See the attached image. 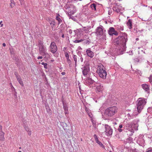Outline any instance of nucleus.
<instances>
[{"instance_id": "1", "label": "nucleus", "mask_w": 152, "mask_h": 152, "mask_svg": "<svg viewBox=\"0 0 152 152\" xmlns=\"http://www.w3.org/2000/svg\"><path fill=\"white\" fill-rule=\"evenodd\" d=\"M127 41V35L124 33L122 36H119L115 40V46L114 49V53L116 55L122 54L125 50L126 44Z\"/></svg>"}, {"instance_id": "2", "label": "nucleus", "mask_w": 152, "mask_h": 152, "mask_svg": "<svg viewBox=\"0 0 152 152\" xmlns=\"http://www.w3.org/2000/svg\"><path fill=\"white\" fill-rule=\"evenodd\" d=\"M138 121H139L137 120H135L131 123H127L124 126V129H126L131 132V134H129L130 135H132L135 130H138Z\"/></svg>"}, {"instance_id": "3", "label": "nucleus", "mask_w": 152, "mask_h": 152, "mask_svg": "<svg viewBox=\"0 0 152 152\" xmlns=\"http://www.w3.org/2000/svg\"><path fill=\"white\" fill-rule=\"evenodd\" d=\"M97 72L100 77L104 79L106 78L107 74L105 68L102 65H100L99 66Z\"/></svg>"}, {"instance_id": "4", "label": "nucleus", "mask_w": 152, "mask_h": 152, "mask_svg": "<svg viewBox=\"0 0 152 152\" xmlns=\"http://www.w3.org/2000/svg\"><path fill=\"white\" fill-rule=\"evenodd\" d=\"M117 108L115 106L110 107L107 109L105 111V115L107 117H111L116 113Z\"/></svg>"}, {"instance_id": "5", "label": "nucleus", "mask_w": 152, "mask_h": 152, "mask_svg": "<svg viewBox=\"0 0 152 152\" xmlns=\"http://www.w3.org/2000/svg\"><path fill=\"white\" fill-rule=\"evenodd\" d=\"M146 99L144 98H139L138 100L137 108V111L140 113L143 108V107L146 103Z\"/></svg>"}, {"instance_id": "6", "label": "nucleus", "mask_w": 152, "mask_h": 152, "mask_svg": "<svg viewBox=\"0 0 152 152\" xmlns=\"http://www.w3.org/2000/svg\"><path fill=\"white\" fill-rule=\"evenodd\" d=\"M39 51L40 54L42 56L46 55L47 54L46 48L41 41L39 42Z\"/></svg>"}, {"instance_id": "7", "label": "nucleus", "mask_w": 152, "mask_h": 152, "mask_svg": "<svg viewBox=\"0 0 152 152\" xmlns=\"http://www.w3.org/2000/svg\"><path fill=\"white\" fill-rule=\"evenodd\" d=\"M84 64V66L82 69L83 74L85 76L87 75L90 71V63L88 61H85Z\"/></svg>"}, {"instance_id": "8", "label": "nucleus", "mask_w": 152, "mask_h": 152, "mask_svg": "<svg viewBox=\"0 0 152 152\" xmlns=\"http://www.w3.org/2000/svg\"><path fill=\"white\" fill-rule=\"evenodd\" d=\"M103 126H104L105 129V134L107 136H111L113 134V129L110 126L106 124H103Z\"/></svg>"}, {"instance_id": "9", "label": "nucleus", "mask_w": 152, "mask_h": 152, "mask_svg": "<svg viewBox=\"0 0 152 152\" xmlns=\"http://www.w3.org/2000/svg\"><path fill=\"white\" fill-rule=\"evenodd\" d=\"M50 51L53 53H55L57 50V48L56 43L54 42H52L50 45Z\"/></svg>"}, {"instance_id": "10", "label": "nucleus", "mask_w": 152, "mask_h": 152, "mask_svg": "<svg viewBox=\"0 0 152 152\" xmlns=\"http://www.w3.org/2000/svg\"><path fill=\"white\" fill-rule=\"evenodd\" d=\"M108 33L111 36L113 35L117 36L118 35V32L115 30L114 28L112 27L109 28L108 31Z\"/></svg>"}, {"instance_id": "11", "label": "nucleus", "mask_w": 152, "mask_h": 152, "mask_svg": "<svg viewBox=\"0 0 152 152\" xmlns=\"http://www.w3.org/2000/svg\"><path fill=\"white\" fill-rule=\"evenodd\" d=\"M76 11L75 8L74 7L72 6L69 10L68 12H66V13L68 14V16H69L72 15H73L76 12Z\"/></svg>"}, {"instance_id": "12", "label": "nucleus", "mask_w": 152, "mask_h": 152, "mask_svg": "<svg viewBox=\"0 0 152 152\" xmlns=\"http://www.w3.org/2000/svg\"><path fill=\"white\" fill-rule=\"evenodd\" d=\"M144 140L142 138V136L141 135L139 137L137 141V143L139 145L142 146H144Z\"/></svg>"}, {"instance_id": "13", "label": "nucleus", "mask_w": 152, "mask_h": 152, "mask_svg": "<svg viewBox=\"0 0 152 152\" xmlns=\"http://www.w3.org/2000/svg\"><path fill=\"white\" fill-rule=\"evenodd\" d=\"M96 89L97 91L100 92L102 91L103 89V87L101 83H97L96 84Z\"/></svg>"}, {"instance_id": "14", "label": "nucleus", "mask_w": 152, "mask_h": 152, "mask_svg": "<svg viewBox=\"0 0 152 152\" xmlns=\"http://www.w3.org/2000/svg\"><path fill=\"white\" fill-rule=\"evenodd\" d=\"M103 29V27L102 26L98 27L96 30V33L98 35H102L104 33Z\"/></svg>"}, {"instance_id": "15", "label": "nucleus", "mask_w": 152, "mask_h": 152, "mask_svg": "<svg viewBox=\"0 0 152 152\" xmlns=\"http://www.w3.org/2000/svg\"><path fill=\"white\" fill-rule=\"evenodd\" d=\"M121 6L119 5L118 3H116L113 7V11L116 12H117L118 13L121 11L120 7Z\"/></svg>"}, {"instance_id": "16", "label": "nucleus", "mask_w": 152, "mask_h": 152, "mask_svg": "<svg viewBox=\"0 0 152 152\" xmlns=\"http://www.w3.org/2000/svg\"><path fill=\"white\" fill-rule=\"evenodd\" d=\"M94 82V81L91 78H88L86 80V85L88 86H89L90 87H91V85L93 84Z\"/></svg>"}, {"instance_id": "17", "label": "nucleus", "mask_w": 152, "mask_h": 152, "mask_svg": "<svg viewBox=\"0 0 152 152\" xmlns=\"http://www.w3.org/2000/svg\"><path fill=\"white\" fill-rule=\"evenodd\" d=\"M63 108L64 111V113L65 115L68 114V107L66 104L63 102Z\"/></svg>"}, {"instance_id": "18", "label": "nucleus", "mask_w": 152, "mask_h": 152, "mask_svg": "<svg viewBox=\"0 0 152 152\" xmlns=\"http://www.w3.org/2000/svg\"><path fill=\"white\" fill-rule=\"evenodd\" d=\"M86 53L88 56L92 58L94 57V53L90 50V48L86 50Z\"/></svg>"}, {"instance_id": "19", "label": "nucleus", "mask_w": 152, "mask_h": 152, "mask_svg": "<svg viewBox=\"0 0 152 152\" xmlns=\"http://www.w3.org/2000/svg\"><path fill=\"white\" fill-rule=\"evenodd\" d=\"M142 88L148 93L149 91V87L146 84H144L142 85Z\"/></svg>"}, {"instance_id": "20", "label": "nucleus", "mask_w": 152, "mask_h": 152, "mask_svg": "<svg viewBox=\"0 0 152 152\" xmlns=\"http://www.w3.org/2000/svg\"><path fill=\"white\" fill-rule=\"evenodd\" d=\"M60 15L58 14L56 15V19L58 21V25H59L62 22V20L60 18Z\"/></svg>"}, {"instance_id": "21", "label": "nucleus", "mask_w": 152, "mask_h": 152, "mask_svg": "<svg viewBox=\"0 0 152 152\" xmlns=\"http://www.w3.org/2000/svg\"><path fill=\"white\" fill-rule=\"evenodd\" d=\"M88 37L87 35L85 34L83 36V38L82 39H83V41H84V43H87L88 42H89V41L88 40Z\"/></svg>"}, {"instance_id": "22", "label": "nucleus", "mask_w": 152, "mask_h": 152, "mask_svg": "<svg viewBox=\"0 0 152 152\" xmlns=\"http://www.w3.org/2000/svg\"><path fill=\"white\" fill-rule=\"evenodd\" d=\"M17 80L20 84L22 86H23V82L22 80L21 79L19 75H17Z\"/></svg>"}, {"instance_id": "23", "label": "nucleus", "mask_w": 152, "mask_h": 152, "mask_svg": "<svg viewBox=\"0 0 152 152\" xmlns=\"http://www.w3.org/2000/svg\"><path fill=\"white\" fill-rule=\"evenodd\" d=\"M127 25L129 29H131L132 28V22L131 19H129L127 23Z\"/></svg>"}, {"instance_id": "24", "label": "nucleus", "mask_w": 152, "mask_h": 152, "mask_svg": "<svg viewBox=\"0 0 152 152\" xmlns=\"http://www.w3.org/2000/svg\"><path fill=\"white\" fill-rule=\"evenodd\" d=\"M4 133L1 130H0V140L3 141L4 140Z\"/></svg>"}, {"instance_id": "25", "label": "nucleus", "mask_w": 152, "mask_h": 152, "mask_svg": "<svg viewBox=\"0 0 152 152\" xmlns=\"http://www.w3.org/2000/svg\"><path fill=\"white\" fill-rule=\"evenodd\" d=\"M115 29L119 31H123L124 30V27L123 26H117L115 27Z\"/></svg>"}, {"instance_id": "26", "label": "nucleus", "mask_w": 152, "mask_h": 152, "mask_svg": "<svg viewBox=\"0 0 152 152\" xmlns=\"http://www.w3.org/2000/svg\"><path fill=\"white\" fill-rule=\"evenodd\" d=\"M96 6L95 4L93 3L91 4L90 5L91 8L94 11H95L96 10Z\"/></svg>"}, {"instance_id": "27", "label": "nucleus", "mask_w": 152, "mask_h": 152, "mask_svg": "<svg viewBox=\"0 0 152 152\" xmlns=\"http://www.w3.org/2000/svg\"><path fill=\"white\" fill-rule=\"evenodd\" d=\"M73 58L74 59V61L75 62V65L76 66L77 65V60H78V57L76 55H74L73 57Z\"/></svg>"}, {"instance_id": "28", "label": "nucleus", "mask_w": 152, "mask_h": 152, "mask_svg": "<svg viewBox=\"0 0 152 152\" xmlns=\"http://www.w3.org/2000/svg\"><path fill=\"white\" fill-rule=\"evenodd\" d=\"M103 149L105 148L104 146L103 145L102 143L100 141H98V142H96Z\"/></svg>"}, {"instance_id": "29", "label": "nucleus", "mask_w": 152, "mask_h": 152, "mask_svg": "<svg viewBox=\"0 0 152 152\" xmlns=\"http://www.w3.org/2000/svg\"><path fill=\"white\" fill-rule=\"evenodd\" d=\"M50 24L51 25L52 28H53L54 26H55L56 24V22L54 20L51 21L50 23Z\"/></svg>"}, {"instance_id": "30", "label": "nucleus", "mask_w": 152, "mask_h": 152, "mask_svg": "<svg viewBox=\"0 0 152 152\" xmlns=\"http://www.w3.org/2000/svg\"><path fill=\"white\" fill-rule=\"evenodd\" d=\"M123 126L122 124H120L119 126V128L118 129V130L120 132H122L123 130V129H121L123 128Z\"/></svg>"}, {"instance_id": "31", "label": "nucleus", "mask_w": 152, "mask_h": 152, "mask_svg": "<svg viewBox=\"0 0 152 152\" xmlns=\"http://www.w3.org/2000/svg\"><path fill=\"white\" fill-rule=\"evenodd\" d=\"M10 2V6L11 7H13L15 6V3L13 0H11Z\"/></svg>"}, {"instance_id": "32", "label": "nucleus", "mask_w": 152, "mask_h": 152, "mask_svg": "<svg viewBox=\"0 0 152 152\" xmlns=\"http://www.w3.org/2000/svg\"><path fill=\"white\" fill-rule=\"evenodd\" d=\"M78 62H83V58L81 56H79L78 57Z\"/></svg>"}, {"instance_id": "33", "label": "nucleus", "mask_w": 152, "mask_h": 152, "mask_svg": "<svg viewBox=\"0 0 152 152\" xmlns=\"http://www.w3.org/2000/svg\"><path fill=\"white\" fill-rule=\"evenodd\" d=\"M132 141V140L131 138L129 137L127 139L126 141V143H131Z\"/></svg>"}, {"instance_id": "34", "label": "nucleus", "mask_w": 152, "mask_h": 152, "mask_svg": "<svg viewBox=\"0 0 152 152\" xmlns=\"http://www.w3.org/2000/svg\"><path fill=\"white\" fill-rule=\"evenodd\" d=\"M83 29L85 33H87L88 31V28L87 27H85L83 28Z\"/></svg>"}, {"instance_id": "35", "label": "nucleus", "mask_w": 152, "mask_h": 152, "mask_svg": "<svg viewBox=\"0 0 152 152\" xmlns=\"http://www.w3.org/2000/svg\"><path fill=\"white\" fill-rule=\"evenodd\" d=\"M41 64L42 65H44V67L45 69H47L48 68V66H47L48 64L47 63H44V62H42L41 63Z\"/></svg>"}, {"instance_id": "36", "label": "nucleus", "mask_w": 152, "mask_h": 152, "mask_svg": "<svg viewBox=\"0 0 152 152\" xmlns=\"http://www.w3.org/2000/svg\"><path fill=\"white\" fill-rule=\"evenodd\" d=\"M83 39H80L79 40H75L74 41V42L75 43H79V42H80L83 41Z\"/></svg>"}, {"instance_id": "37", "label": "nucleus", "mask_w": 152, "mask_h": 152, "mask_svg": "<svg viewBox=\"0 0 152 152\" xmlns=\"http://www.w3.org/2000/svg\"><path fill=\"white\" fill-rule=\"evenodd\" d=\"M94 137L96 142H97L98 141H99L98 139V137H97V136L96 134H95L94 135Z\"/></svg>"}, {"instance_id": "38", "label": "nucleus", "mask_w": 152, "mask_h": 152, "mask_svg": "<svg viewBox=\"0 0 152 152\" xmlns=\"http://www.w3.org/2000/svg\"><path fill=\"white\" fill-rule=\"evenodd\" d=\"M66 59V61L69 64V66L71 64V60L69 59V58H67Z\"/></svg>"}, {"instance_id": "39", "label": "nucleus", "mask_w": 152, "mask_h": 152, "mask_svg": "<svg viewBox=\"0 0 152 152\" xmlns=\"http://www.w3.org/2000/svg\"><path fill=\"white\" fill-rule=\"evenodd\" d=\"M11 89L12 91L13 92L14 91L15 93V95L16 96V92L15 91V89L13 87V86H12V87H11Z\"/></svg>"}, {"instance_id": "40", "label": "nucleus", "mask_w": 152, "mask_h": 152, "mask_svg": "<svg viewBox=\"0 0 152 152\" xmlns=\"http://www.w3.org/2000/svg\"><path fill=\"white\" fill-rule=\"evenodd\" d=\"M46 110L47 111V112H48V113H49L50 111V110L49 107H46Z\"/></svg>"}, {"instance_id": "41", "label": "nucleus", "mask_w": 152, "mask_h": 152, "mask_svg": "<svg viewBox=\"0 0 152 152\" xmlns=\"http://www.w3.org/2000/svg\"><path fill=\"white\" fill-rule=\"evenodd\" d=\"M149 81L150 83L152 84V75H151L149 77Z\"/></svg>"}, {"instance_id": "42", "label": "nucleus", "mask_w": 152, "mask_h": 152, "mask_svg": "<svg viewBox=\"0 0 152 152\" xmlns=\"http://www.w3.org/2000/svg\"><path fill=\"white\" fill-rule=\"evenodd\" d=\"M69 17V19H71L73 20H74L75 18L73 16H71V15H70L69 16H68Z\"/></svg>"}, {"instance_id": "43", "label": "nucleus", "mask_w": 152, "mask_h": 152, "mask_svg": "<svg viewBox=\"0 0 152 152\" xmlns=\"http://www.w3.org/2000/svg\"><path fill=\"white\" fill-rule=\"evenodd\" d=\"M146 152H152V148H148Z\"/></svg>"}, {"instance_id": "44", "label": "nucleus", "mask_w": 152, "mask_h": 152, "mask_svg": "<svg viewBox=\"0 0 152 152\" xmlns=\"http://www.w3.org/2000/svg\"><path fill=\"white\" fill-rule=\"evenodd\" d=\"M65 57H66V58H69V55L68 53H66L65 54Z\"/></svg>"}, {"instance_id": "45", "label": "nucleus", "mask_w": 152, "mask_h": 152, "mask_svg": "<svg viewBox=\"0 0 152 152\" xmlns=\"http://www.w3.org/2000/svg\"><path fill=\"white\" fill-rule=\"evenodd\" d=\"M25 128V129L26 130V131H27V132H28V131H29V130H30L29 128L28 127H27V126H25L24 127Z\"/></svg>"}, {"instance_id": "46", "label": "nucleus", "mask_w": 152, "mask_h": 152, "mask_svg": "<svg viewBox=\"0 0 152 152\" xmlns=\"http://www.w3.org/2000/svg\"><path fill=\"white\" fill-rule=\"evenodd\" d=\"M27 132H28V134L29 135H31V131L30 130L29 131H28Z\"/></svg>"}, {"instance_id": "47", "label": "nucleus", "mask_w": 152, "mask_h": 152, "mask_svg": "<svg viewBox=\"0 0 152 152\" xmlns=\"http://www.w3.org/2000/svg\"><path fill=\"white\" fill-rule=\"evenodd\" d=\"M21 5L23 4V0H19Z\"/></svg>"}, {"instance_id": "48", "label": "nucleus", "mask_w": 152, "mask_h": 152, "mask_svg": "<svg viewBox=\"0 0 152 152\" xmlns=\"http://www.w3.org/2000/svg\"><path fill=\"white\" fill-rule=\"evenodd\" d=\"M112 10H109V12H108L109 15H110L111 14H112Z\"/></svg>"}, {"instance_id": "49", "label": "nucleus", "mask_w": 152, "mask_h": 152, "mask_svg": "<svg viewBox=\"0 0 152 152\" xmlns=\"http://www.w3.org/2000/svg\"><path fill=\"white\" fill-rule=\"evenodd\" d=\"M42 56H38V57H37V59H42Z\"/></svg>"}, {"instance_id": "50", "label": "nucleus", "mask_w": 152, "mask_h": 152, "mask_svg": "<svg viewBox=\"0 0 152 152\" xmlns=\"http://www.w3.org/2000/svg\"><path fill=\"white\" fill-rule=\"evenodd\" d=\"M69 32L70 33V34H71L72 33V30L71 29H69Z\"/></svg>"}, {"instance_id": "51", "label": "nucleus", "mask_w": 152, "mask_h": 152, "mask_svg": "<svg viewBox=\"0 0 152 152\" xmlns=\"http://www.w3.org/2000/svg\"><path fill=\"white\" fill-rule=\"evenodd\" d=\"M61 74L63 75H64L65 74V72H63L61 73Z\"/></svg>"}, {"instance_id": "52", "label": "nucleus", "mask_w": 152, "mask_h": 152, "mask_svg": "<svg viewBox=\"0 0 152 152\" xmlns=\"http://www.w3.org/2000/svg\"><path fill=\"white\" fill-rule=\"evenodd\" d=\"M2 45L4 47H5L6 46V44L5 43H3Z\"/></svg>"}, {"instance_id": "53", "label": "nucleus", "mask_w": 152, "mask_h": 152, "mask_svg": "<svg viewBox=\"0 0 152 152\" xmlns=\"http://www.w3.org/2000/svg\"><path fill=\"white\" fill-rule=\"evenodd\" d=\"M15 75L16 76V78H17V75H18V74L17 73H15Z\"/></svg>"}, {"instance_id": "54", "label": "nucleus", "mask_w": 152, "mask_h": 152, "mask_svg": "<svg viewBox=\"0 0 152 152\" xmlns=\"http://www.w3.org/2000/svg\"><path fill=\"white\" fill-rule=\"evenodd\" d=\"M10 87H12V84L11 83H10Z\"/></svg>"}, {"instance_id": "55", "label": "nucleus", "mask_w": 152, "mask_h": 152, "mask_svg": "<svg viewBox=\"0 0 152 152\" xmlns=\"http://www.w3.org/2000/svg\"><path fill=\"white\" fill-rule=\"evenodd\" d=\"M64 34H63L62 35V38H64Z\"/></svg>"}, {"instance_id": "56", "label": "nucleus", "mask_w": 152, "mask_h": 152, "mask_svg": "<svg viewBox=\"0 0 152 152\" xmlns=\"http://www.w3.org/2000/svg\"><path fill=\"white\" fill-rule=\"evenodd\" d=\"M1 128H2L1 126H0V130H1Z\"/></svg>"}, {"instance_id": "57", "label": "nucleus", "mask_w": 152, "mask_h": 152, "mask_svg": "<svg viewBox=\"0 0 152 152\" xmlns=\"http://www.w3.org/2000/svg\"><path fill=\"white\" fill-rule=\"evenodd\" d=\"M92 124H94V122H93V121L92 120Z\"/></svg>"}, {"instance_id": "58", "label": "nucleus", "mask_w": 152, "mask_h": 152, "mask_svg": "<svg viewBox=\"0 0 152 152\" xmlns=\"http://www.w3.org/2000/svg\"><path fill=\"white\" fill-rule=\"evenodd\" d=\"M132 116H133V115H134V114H132Z\"/></svg>"}, {"instance_id": "59", "label": "nucleus", "mask_w": 152, "mask_h": 152, "mask_svg": "<svg viewBox=\"0 0 152 152\" xmlns=\"http://www.w3.org/2000/svg\"><path fill=\"white\" fill-rule=\"evenodd\" d=\"M136 40H138V38H136Z\"/></svg>"}, {"instance_id": "60", "label": "nucleus", "mask_w": 152, "mask_h": 152, "mask_svg": "<svg viewBox=\"0 0 152 152\" xmlns=\"http://www.w3.org/2000/svg\"><path fill=\"white\" fill-rule=\"evenodd\" d=\"M128 115H130V114H129H129H128Z\"/></svg>"}, {"instance_id": "61", "label": "nucleus", "mask_w": 152, "mask_h": 152, "mask_svg": "<svg viewBox=\"0 0 152 152\" xmlns=\"http://www.w3.org/2000/svg\"><path fill=\"white\" fill-rule=\"evenodd\" d=\"M18 152H21V151H18Z\"/></svg>"}, {"instance_id": "62", "label": "nucleus", "mask_w": 152, "mask_h": 152, "mask_svg": "<svg viewBox=\"0 0 152 152\" xmlns=\"http://www.w3.org/2000/svg\"><path fill=\"white\" fill-rule=\"evenodd\" d=\"M132 152H136L135 151H133Z\"/></svg>"}, {"instance_id": "63", "label": "nucleus", "mask_w": 152, "mask_h": 152, "mask_svg": "<svg viewBox=\"0 0 152 152\" xmlns=\"http://www.w3.org/2000/svg\"><path fill=\"white\" fill-rule=\"evenodd\" d=\"M3 25V24H1V26H2Z\"/></svg>"}, {"instance_id": "64", "label": "nucleus", "mask_w": 152, "mask_h": 152, "mask_svg": "<svg viewBox=\"0 0 152 152\" xmlns=\"http://www.w3.org/2000/svg\"><path fill=\"white\" fill-rule=\"evenodd\" d=\"M89 115V116L91 117V115Z\"/></svg>"}]
</instances>
